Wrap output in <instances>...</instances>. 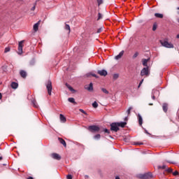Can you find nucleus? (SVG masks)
Instances as JSON below:
<instances>
[{
  "label": "nucleus",
  "instance_id": "f257e3e1",
  "mask_svg": "<svg viewBox=\"0 0 179 179\" xmlns=\"http://www.w3.org/2000/svg\"><path fill=\"white\" fill-rule=\"evenodd\" d=\"M45 85L49 96H51V92H52V83L51 82V80L46 81Z\"/></svg>",
  "mask_w": 179,
  "mask_h": 179
},
{
  "label": "nucleus",
  "instance_id": "f03ea898",
  "mask_svg": "<svg viewBox=\"0 0 179 179\" xmlns=\"http://www.w3.org/2000/svg\"><path fill=\"white\" fill-rule=\"evenodd\" d=\"M160 43L163 47H165L166 48H174V45L171 43H169V41L164 40V41H160Z\"/></svg>",
  "mask_w": 179,
  "mask_h": 179
},
{
  "label": "nucleus",
  "instance_id": "7ed1b4c3",
  "mask_svg": "<svg viewBox=\"0 0 179 179\" xmlns=\"http://www.w3.org/2000/svg\"><path fill=\"white\" fill-rule=\"evenodd\" d=\"M110 131L113 132H118L120 131V127L117 122H113L110 124Z\"/></svg>",
  "mask_w": 179,
  "mask_h": 179
},
{
  "label": "nucleus",
  "instance_id": "20e7f679",
  "mask_svg": "<svg viewBox=\"0 0 179 179\" xmlns=\"http://www.w3.org/2000/svg\"><path fill=\"white\" fill-rule=\"evenodd\" d=\"M140 178L141 179H151L153 178V175H152V173H146L144 174L140 175Z\"/></svg>",
  "mask_w": 179,
  "mask_h": 179
},
{
  "label": "nucleus",
  "instance_id": "39448f33",
  "mask_svg": "<svg viewBox=\"0 0 179 179\" xmlns=\"http://www.w3.org/2000/svg\"><path fill=\"white\" fill-rule=\"evenodd\" d=\"M88 130L90 132H99V131H100V127H99L96 125H91V126H89Z\"/></svg>",
  "mask_w": 179,
  "mask_h": 179
},
{
  "label": "nucleus",
  "instance_id": "423d86ee",
  "mask_svg": "<svg viewBox=\"0 0 179 179\" xmlns=\"http://www.w3.org/2000/svg\"><path fill=\"white\" fill-rule=\"evenodd\" d=\"M23 43H24V41H21L18 43V52H17V54L19 55H22V54H23Z\"/></svg>",
  "mask_w": 179,
  "mask_h": 179
},
{
  "label": "nucleus",
  "instance_id": "0eeeda50",
  "mask_svg": "<svg viewBox=\"0 0 179 179\" xmlns=\"http://www.w3.org/2000/svg\"><path fill=\"white\" fill-rule=\"evenodd\" d=\"M149 75V67H144L141 71V76H145Z\"/></svg>",
  "mask_w": 179,
  "mask_h": 179
},
{
  "label": "nucleus",
  "instance_id": "6e6552de",
  "mask_svg": "<svg viewBox=\"0 0 179 179\" xmlns=\"http://www.w3.org/2000/svg\"><path fill=\"white\" fill-rule=\"evenodd\" d=\"M51 156L55 160H59L61 159V155H59V154L52 153Z\"/></svg>",
  "mask_w": 179,
  "mask_h": 179
},
{
  "label": "nucleus",
  "instance_id": "1a4fd4ad",
  "mask_svg": "<svg viewBox=\"0 0 179 179\" xmlns=\"http://www.w3.org/2000/svg\"><path fill=\"white\" fill-rule=\"evenodd\" d=\"M97 73L101 76H107V71L106 70H99Z\"/></svg>",
  "mask_w": 179,
  "mask_h": 179
},
{
  "label": "nucleus",
  "instance_id": "9d476101",
  "mask_svg": "<svg viewBox=\"0 0 179 179\" xmlns=\"http://www.w3.org/2000/svg\"><path fill=\"white\" fill-rule=\"evenodd\" d=\"M159 90H153L152 92V99L155 100L156 99V94H159Z\"/></svg>",
  "mask_w": 179,
  "mask_h": 179
},
{
  "label": "nucleus",
  "instance_id": "9b49d317",
  "mask_svg": "<svg viewBox=\"0 0 179 179\" xmlns=\"http://www.w3.org/2000/svg\"><path fill=\"white\" fill-rule=\"evenodd\" d=\"M122 55H124V50H122L117 55H116L115 57V59H121V58H122Z\"/></svg>",
  "mask_w": 179,
  "mask_h": 179
},
{
  "label": "nucleus",
  "instance_id": "f8f14e48",
  "mask_svg": "<svg viewBox=\"0 0 179 179\" xmlns=\"http://www.w3.org/2000/svg\"><path fill=\"white\" fill-rule=\"evenodd\" d=\"M138 124L140 127H142V124H143V119L142 118V115L141 114H138Z\"/></svg>",
  "mask_w": 179,
  "mask_h": 179
},
{
  "label": "nucleus",
  "instance_id": "ddd939ff",
  "mask_svg": "<svg viewBox=\"0 0 179 179\" xmlns=\"http://www.w3.org/2000/svg\"><path fill=\"white\" fill-rule=\"evenodd\" d=\"M162 108L164 113H167V110H169V105L166 103H163Z\"/></svg>",
  "mask_w": 179,
  "mask_h": 179
},
{
  "label": "nucleus",
  "instance_id": "4468645a",
  "mask_svg": "<svg viewBox=\"0 0 179 179\" xmlns=\"http://www.w3.org/2000/svg\"><path fill=\"white\" fill-rule=\"evenodd\" d=\"M117 126L121 128H125V125H127V122H117Z\"/></svg>",
  "mask_w": 179,
  "mask_h": 179
},
{
  "label": "nucleus",
  "instance_id": "2eb2a0df",
  "mask_svg": "<svg viewBox=\"0 0 179 179\" xmlns=\"http://www.w3.org/2000/svg\"><path fill=\"white\" fill-rule=\"evenodd\" d=\"M149 59H143L142 62L143 66H146V68H148V62H149Z\"/></svg>",
  "mask_w": 179,
  "mask_h": 179
},
{
  "label": "nucleus",
  "instance_id": "dca6fc26",
  "mask_svg": "<svg viewBox=\"0 0 179 179\" xmlns=\"http://www.w3.org/2000/svg\"><path fill=\"white\" fill-rule=\"evenodd\" d=\"M11 87L12 89H17V87H19V84H17V83L13 82L11 83Z\"/></svg>",
  "mask_w": 179,
  "mask_h": 179
},
{
  "label": "nucleus",
  "instance_id": "f3484780",
  "mask_svg": "<svg viewBox=\"0 0 179 179\" xmlns=\"http://www.w3.org/2000/svg\"><path fill=\"white\" fill-rule=\"evenodd\" d=\"M40 24V22H36V24H34V31H38V26Z\"/></svg>",
  "mask_w": 179,
  "mask_h": 179
},
{
  "label": "nucleus",
  "instance_id": "a211bd4d",
  "mask_svg": "<svg viewBox=\"0 0 179 179\" xmlns=\"http://www.w3.org/2000/svg\"><path fill=\"white\" fill-rule=\"evenodd\" d=\"M20 76H22V78H26V76H27V73H26V71L22 70L20 72Z\"/></svg>",
  "mask_w": 179,
  "mask_h": 179
},
{
  "label": "nucleus",
  "instance_id": "6ab92c4d",
  "mask_svg": "<svg viewBox=\"0 0 179 179\" xmlns=\"http://www.w3.org/2000/svg\"><path fill=\"white\" fill-rule=\"evenodd\" d=\"M59 141L60 142V143H62V145H63V146H64V148H66V142H65V140L59 138Z\"/></svg>",
  "mask_w": 179,
  "mask_h": 179
},
{
  "label": "nucleus",
  "instance_id": "aec40b11",
  "mask_svg": "<svg viewBox=\"0 0 179 179\" xmlns=\"http://www.w3.org/2000/svg\"><path fill=\"white\" fill-rule=\"evenodd\" d=\"M87 90H88L89 92H92V90H93V83H90L89 86L85 88Z\"/></svg>",
  "mask_w": 179,
  "mask_h": 179
},
{
  "label": "nucleus",
  "instance_id": "412c9836",
  "mask_svg": "<svg viewBox=\"0 0 179 179\" xmlns=\"http://www.w3.org/2000/svg\"><path fill=\"white\" fill-rule=\"evenodd\" d=\"M60 120L62 121V122H66V117H65L64 115L60 114Z\"/></svg>",
  "mask_w": 179,
  "mask_h": 179
},
{
  "label": "nucleus",
  "instance_id": "4be33fe9",
  "mask_svg": "<svg viewBox=\"0 0 179 179\" xmlns=\"http://www.w3.org/2000/svg\"><path fill=\"white\" fill-rule=\"evenodd\" d=\"M31 103L33 104L34 107H35V108H38V104L37 103V101H36V100H32Z\"/></svg>",
  "mask_w": 179,
  "mask_h": 179
},
{
  "label": "nucleus",
  "instance_id": "5701e85b",
  "mask_svg": "<svg viewBox=\"0 0 179 179\" xmlns=\"http://www.w3.org/2000/svg\"><path fill=\"white\" fill-rule=\"evenodd\" d=\"M155 17H158L159 19H163V14H160L159 13H155Z\"/></svg>",
  "mask_w": 179,
  "mask_h": 179
},
{
  "label": "nucleus",
  "instance_id": "b1692460",
  "mask_svg": "<svg viewBox=\"0 0 179 179\" xmlns=\"http://www.w3.org/2000/svg\"><path fill=\"white\" fill-rule=\"evenodd\" d=\"M68 101H69V103H73V104H76V101H75L74 98H69Z\"/></svg>",
  "mask_w": 179,
  "mask_h": 179
},
{
  "label": "nucleus",
  "instance_id": "393cba45",
  "mask_svg": "<svg viewBox=\"0 0 179 179\" xmlns=\"http://www.w3.org/2000/svg\"><path fill=\"white\" fill-rule=\"evenodd\" d=\"M101 138V136L100 134H96L95 136H94V139H95V141H99V139H100Z\"/></svg>",
  "mask_w": 179,
  "mask_h": 179
},
{
  "label": "nucleus",
  "instance_id": "a878e982",
  "mask_svg": "<svg viewBox=\"0 0 179 179\" xmlns=\"http://www.w3.org/2000/svg\"><path fill=\"white\" fill-rule=\"evenodd\" d=\"M92 107L94 108H97L99 107V103H97V101H94L93 103H92Z\"/></svg>",
  "mask_w": 179,
  "mask_h": 179
},
{
  "label": "nucleus",
  "instance_id": "bb28decb",
  "mask_svg": "<svg viewBox=\"0 0 179 179\" xmlns=\"http://www.w3.org/2000/svg\"><path fill=\"white\" fill-rule=\"evenodd\" d=\"M65 29H66V30H69V33L71 32V27L69 26V24H66V25H65Z\"/></svg>",
  "mask_w": 179,
  "mask_h": 179
},
{
  "label": "nucleus",
  "instance_id": "cd10ccee",
  "mask_svg": "<svg viewBox=\"0 0 179 179\" xmlns=\"http://www.w3.org/2000/svg\"><path fill=\"white\" fill-rule=\"evenodd\" d=\"M119 77H120V75H118V73L113 74V79L115 80H117V79H118Z\"/></svg>",
  "mask_w": 179,
  "mask_h": 179
},
{
  "label": "nucleus",
  "instance_id": "c85d7f7f",
  "mask_svg": "<svg viewBox=\"0 0 179 179\" xmlns=\"http://www.w3.org/2000/svg\"><path fill=\"white\" fill-rule=\"evenodd\" d=\"M9 51H10V48H9V47H6V48L4 49V52H5V54H6V52H9Z\"/></svg>",
  "mask_w": 179,
  "mask_h": 179
},
{
  "label": "nucleus",
  "instance_id": "c756f323",
  "mask_svg": "<svg viewBox=\"0 0 179 179\" xmlns=\"http://www.w3.org/2000/svg\"><path fill=\"white\" fill-rule=\"evenodd\" d=\"M67 87L70 92H75V90H73V87H72L71 85H67Z\"/></svg>",
  "mask_w": 179,
  "mask_h": 179
},
{
  "label": "nucleus",
  "instance_id": "7c9ffc66",
  "mask_svg": "<svg viewBox=\"0 0 179 179\" xmlns=\"http://www.w3.org/2000/svg\"><path fill=\"white\" fill-rule=\"evenodd\" d=\"M101 91L105 93V94H108V91L106 88H101Z\"/></svg>",
  "mask_w": 179,
  "mask_h": 179
},
{
  "label": "nucleus",
  "instance_id": "2f4dec72",
  "mask_svg": "<svg viewBox=\"0 0 179 179\" xmlns=\"http://www.w3.org/2000/svg\"><path fill=\"white\" fill-rule=\"evenodd\" d=\"M96 1H97L98 6H100V5H102L103 2V0H96Z\"/></svg>",
  "mask_w": 179,
  "mask_h": 179
},
{
  "label": "nucleus",
  "instance_id": "473e14b6",
  "mask_svg": "<svg viewBox=\"0 0 179 179\" xmlns=\"http://www.w3.org/2000/svg\"><path fill=\"white\" fill-rule=\"evenodd\" d=\"M102 17H103V15H101V13H99L97 20H100V19H102Z\"/></svg>",
  "mask_w": 179,
  "mask_h": 179
},
{
  "label": "nucleus",
  "instance_id": "72a5a7b5",
  "mask_svg": "<svg viewBox=\"0 0 179 179\" xmlns=\"http://www.w3.org/2000/svg\"><path fill=\"white\" fill-rule=\"evenodd\" d=\"M131 110H132V107L131 106H130L128 108V110H127V113L128 115L131 114Z\"/></svg>",
  "mask_w": 179,
  "mask_h": 179
},
{
  "label": "nucleus",
  "instance_id": "f704fd0d",
  "mask_svg": "<svg viewBox=\"0 0 179 179\" xmlns=\"http://www.w3.org/2000/svg\"><path fill=\"white\" fill-rule=\"evenodd\" d=\"M138 55H139V53H138V52H136L133 55L134 59H135V58H136V57H138Z\"/></svg>",
  "mask_w": 179,
  "mask_h": 179
},
{
  "label": "nucleus",
  "instance_id": "c9c22d12",
  "mask_svg": "<svg viewBox=\"0 0 179 179\" xmlns=\"http://www.w3.org/2000/svg\"><path fill=\"white\" fill-rule=\"evenodd\" d=\"M103 132H105V134H110V130H108V129H104Z\"/></svg>",
  "mask_w": 179,
  "mask_h": 179
},
{
  "label": "nucleus",
  "instance_id": "e433bc0d",
  "mask_svg": "<svg viewBox=\"0 0 179 179\" xmlns=\"http://www.w3.org/2000/svg\"><path fill=\"white\" fill-rule=\"evenodd\" d=\"M166 171H168V173H173V169L171 168H168Z\"/></svg>",
  "mask_w": 179,
  "mask_h": 179
},
{
  "label": "nucleus",
  "instance_id": "4c0bfd02",
  "mask_svg": "<svg viewBox=\"0 0 179 179\" xmlns=\"http://www.w3.org/2000/svg\"><path fill=\"white\" fill-rule=\"evenodd\" d=\"M143 79H142V80L140 81L138 87H141V86H142V84H143Z\"/></svg>",
  "mask_w": 179,
  "mask_h": 179
},
{
  "label": "nucleus",
  "instance_id": "58836bf2",
  "mask_svg": "<svg viewBox=\"0 0 179 179\" xmlns=\"http://www.w3.org/2000/svg\"><path fill=\"white\" fill-rule=\"evenodd\" d=\"M101 31H103V28H99V29H97L96 33H101Z\"/></svg>",
  "mask_w": 179,
  "mask_h": 179
},
{
  "label": "nucleus",
  "instance_id": "ea45409f",
  "mask_svg": "<svg viewBox=\"0 0 179 179\" xmlns=\"http://www.w3.org/2000/svg\"><path fill=\"white\" fill-rule=\"evenodd\" d=\"M157 29V27L156 26V25H153V27H152V31H155V30Z\"/></svg>",
  "mask_w": 179,
  "mask_h": 179
},
{
  "label": "nucleus",
  "instance_id": "a19ab883",
  "mask_svg": "<svg viewBox=\"0 0 179 179\" xmlns=\"http://www.w3.org/2000/svg\"><path fill=\"white\" fill-rule=\"evenodd\" d=\"M80 113H83V114H87L86 111H85L83 109H80Z\"/></svg>",
  "mask_w": 179,
  "mask_h": 179
},
{
  "label": "nucleus",
  "instance_id": "79ce46f5",
  "mask_svg": "<svg viewBox=\"0 0 179 179\" xmlns=\"http://www.w3.org/2000/svg\"><path fill=\"white\" fill-rule=\"evenodd\" d=\"M173 176H178V171H176L173 173Z\"/></svg>",
  "mask_w": 179,
  "mask_h": 179
},
{
  "label": "nucleus",
  "instance_id": "37998d69",
  "mask_svg": "<svg viewBox=\"0 0 179 179\" xmlns=\"http://www.w3.org/2000/svg\"><path fill=\"white\" fill-rule=\"evenodd\" d=\"M66 178L67 179H72V175H67Z\"/></svg>",
  "mask_w": 179,
  "mask_h": 179
},
{
  "label": "nucleus",
  "instance_id": "c03bdc74",
  "mask_svg": "<svg viewBox=\"0 0 179 179\" xmlns=\"http://www.w3.org/2000/svg\"><path fill=\"white\" fill-rule=\"evenodd\" d=\"M36 9V3L34 5V6L31 8V10H35Z\"/></svg>",
  "mask_w": 179,
  "mask_h": 179
},
{
  "label": "nucleus",
  "instance_id": "a18cd8bd",
  "mask_svg": "<svg viewBox=\"0 0 179 179\" xmlns=\"http://www.w3.org/2000/svg\"><path fill=\"white\" fill-rule=\"evenodd\" d=\"M166 167V165H163L162 166H160L159 169H162V170H164Z\"/></svg>",
  "mask_w": 179,
  "mask_h": 179
},
{
  "label": "nucleus",
  "instance_id": "49530a36",
  "mask_svg": "<svg viewBox=\"0 0 179 179\" xmlns=\"http://www.w3.org/2000/svg\"><path fill=\"white\" fill-rule=\"evenodd\" d=\"M134 145H143V143L136 142L134 143Z\"/></svg>",
  "mask_w": 179,
  "mask_h": 179
},
{
  "label": "nucleus",
  "instance_id": "de8ad7c7",
  "mask_svg": "<svg viewBox=\"0 0 179 179\" xmlns=\"http://www.w3.org/2000/svg\"><path fill=\"white\" fill-rule=\"evenodd\" d=\"M145 133L147 134L148 135H150V133H148V130H146L145 129Z\"/></svg>",
  "mask_w": 179,
  "mask_h": 179
},
{
  "label": "nucleus",
  "instance_id": "09e8293b",
  "mask_svg": "<svg viewBox=\"0 0 179 179\" xmlns=\"http://www.w3.org/2000/svg\"><path fill=\"white\" fill-rule=\"evenodd\" d=\"M92 76H94V78H97V76L96 74H92Z\"/></svg>",
  "mask_w": 179,
  "mask_h": 179
},
{
  "label": "nucleus",
  "instance_id": "8fccbe9b",
  "mask_svg": "<svg viewBox=\"0 0 179 179\" xmlns=\"http://www.w3.org/2000/svg\"><path fill=\"white\" fill-rule=\"evenodd\" d=\"M27 179H34V178H33V177L29 176V177L27 178Z\"/></svg>",
  "mask_w": 179,
  "mask_h": 179
},
{
  "label": "nucleus",
  "instance_id": "3c124183",
  "mask_svg": "<svg viewBox=\"0 0 179 179\" xmlns=\"http://www.w3.org/2000/svg\"><path fill=\"white\" fill-rule=\"evenodd\" d=\"M2 99V94L0 93V100Z\"/></svg>",
  "mask_w": 179,
  "mask_h": 179
},
{
  "label": "nucleus",
  "instance_id": "603ef678",
  "mask_svg": "<svg viewBox=\"0 0 179 179\" xmlns=\"http://www.w3.org/2000/svg\"><path fill=\"white\" fill-rule=\"evenodd\" d=\"M115 179H120V176H116Z\"/></svg>",
  "mask_w": 179,
  "mask_h": 179
},
{
  "label": "nucleus",
  "instance_id": "864d4df0",
  "mask_svg": "<svg viewBox=\"0 0 179 179\" xmlns=\"http://www.w3.org/2000/svg\"><path fill=\"white\" fill-rule=\"evenodd\" d=\"M176 38H179V34L176 36Z\"/></svg>",
  "mask_w": 179,
  "mask_h": 179
},
{
  "label": "nucleus",
  "instance_id": "5fc2aeb1",
  "mask_svg": "<svg viewBox=\"0 0 179 179\" xmlns=\"http://www.w3.org/2000/svg\"><path fill=\"white\" fill-rule=\"evenodd\" d=\"M149 106H153V103H149Z\"/></svg>",
  "mask_w": 179,
  "mask_h": 179
},
{
  "label": "nucleus",
  "instance_id": "6e6d98bb",
  "mask_svg": "<svg viewBox=\"0 0 179 179\" xmlns=\"http://www.w3.org/2000/svg\"><path fill=\"white\" fill-rule=\"evenodd\" d=\"M167 162H168V163H173V162H170V161H167Z\"/></svg>",
  "mask_w": 179,
  "mask_h": 179
},
{
  "label": "nucleus",
  "instance_id": "4d7b16f0",
  "mask_svg": "<svg viewBox=\"0 0 179 179\" xmlns=\"http://www.w3.org/2000/svg\"><path fill=\"white\" fill-rule=\"evenodd\" d=\"M2 159H3L2 157H0V160H2Z\"/></svg>",
  "mask_w": 179,
  "mask_h": 179
},
{
  "label": "nucleus",
  "instance_id": "13d9d810",
  "mask_svg": "<svg viewBox=\"0 0 179 179\" xmlns=\"http://www.w3.org/2000/svg\"><path fill=\"white\" fill-rule=\"evenodd\" d=\"M85 177H87V178L89 177L88 176H85Z\"/></svg>",
  "mask_w": 179,
  "mask_h": 179
},
{
  "label": "nucleus",
  "instance_id": "bf43d9fd",
  "mask_svg": "<svg viewBox=\"0 0 179 179\" xmlns=\"http://www.w3.org/2000/svg\"><path fill=\"white\" fill-rule=\"evenodd\" d=\"M177 9H178V10H179V7H178V8H177Z\"/></svg>",
  "mask_w": 179,
  "mask_h": 179
}]
</instances>
